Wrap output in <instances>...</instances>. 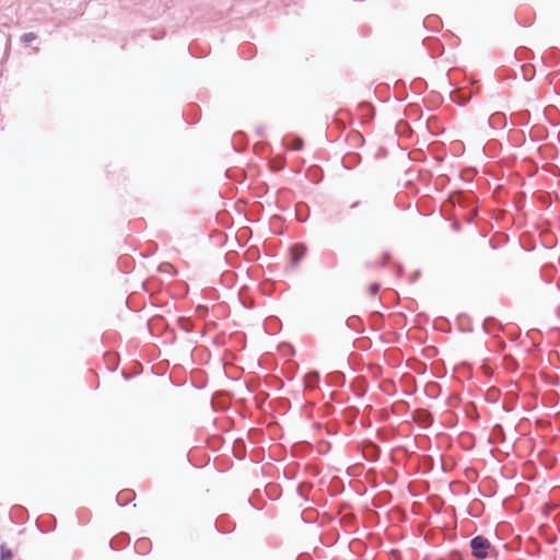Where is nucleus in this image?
Instances as JSON below:
<instances>
[{"instance_id": "nucleus-1", "label": "nucleus", "mask_w": 560, "mask_h": 560, "mask_svg": "<svg viewBox=\"0 0 560 560\" xmlns=\"http://www.w3.org/2000/svg\"><path fill=\"white\" fill-rule=\"evenodd\" d=\"M471 555L477 560H485L492 550L491 542L485 536L478 535L470 539Z\"/></svg>"}, {"instance_id": "nucleus-2", "label": "nucleus", "mask_w": 560, "mask_h": 560, "mask_svg": "<svg viewBox=\"0 0 560 560\" xmlns=\"http://www.w3.org/2000/svg\"><path fill=\"white\" fill-rule=\"evenodd\" d=\"M412 419L418 424H421L423 427H429L433 422V417L431 412L427 409H417L415 410L412 415Z\"/></svg>"}, {"instance_id": "nucleus-3", "label": "nucleus", "mask_w": 560, "mask_h": 560, "mask_svg": "<svg viewBox=\"0 0 560 560\" xmlns=\"http://www.w3.org/2000/svg\"><path fill=\"white\" fill-rule=\"evenodd\" d=\"M306 254V246L303 244H295L291 248V259L294 267L300 262V260Z\"/></svg>"}, {"instance_id": "nucleus-4", "label": "nucleus", "mask_w": 560, "mask_h": 560, "mask_svg": "<svg viewBox=\"0 0 560 560\" xmlns=\"http://www.w3.org/2000/svg\"><path fill=\"white\" fill-rule=\"evenodd\" d=\"M319 382V373L317 371L308 372L304 376V384L306 388L314 389Z\"/></svg>"}, {"instance_id": "nucleus-5", "label": "nucleus", "mask_w": 560, "mask_h": 560, "mask_svg": "<svg viewBox=\"0 0 560 560\" xmlns=\"http://www.w3.org/2000/svg\"><path fill=\"white\" fill-rule=\"evenodd\" d=\"M133 498H135L133 491L124 490V491H120L116 495V502L118 503V505L124 506V505H127Z\"/></svg>"}, {"instance_id": "nucleus-6", "label": "nucleus", "mask_w": 560, "mask_h": 560, "mask_svg": "<svg viewBox=\"0 0 560 560\" xmlns=\"http://www.w3.org/2000/svg\"><path fill=\"white\" fill-rule=\"evenodd\" d=\"M453 199H454V202H457L460 206H466V205H468L471 201V196L466 194V192L458 191L453 197Z\"/></svg>"}, {"instance_id": "nucleus-7", "label": "nucleus", "mask_w": 560, "mask_h": 560, "mask_svg": "<svg viewBox=\"0 0 560 560\" xmlns=\"http://www.w3.org/2000/svg\"><path fill=\"white\" fill-rule=\"evenodd\" d=\"M505 120V117L503 114L501 113H495L493 115H491L488 119V124L491 126V127H497L500 122L504 121Z\"/></svg>"}, {"instance_id": "nucleus-8", "label": "nucleus", "mask_w": 560, "mask_h": 560, "mask_svg": "<svg viewBox=\"0 0 560 560\" xmlns=\"http://www.w3.org/2000/svg\"><path fill=\"white\" fill-rule=\"evenodd\" d=\"M149 545H150V541L148 539H144V538L139 539L135 545V549L139 553H145Z\"/></svg>"}, {"instance_id": "nucleus-9", "label": "nucleus", "mask_w": 560, "mask_h": 560, "mask_svg": "<svg viewBox=\"0 0 560 560\" xmlns=\"http://www.w3.org/2000/svg\"><path fill=\"white\" fill-rule=\"evenodd\" d=\"M285 145L292 150L299 151L303 148V140L301 138H292Z\"/></svg>"}, {"instance_id": "nucleus-10", "label": "nucleus", "mask_w": 560, "mask_h": 560, "mask_svg": "<svg viewBox=\"0 0 560 560\" xmlns=\"http://www.w3.org/2000/svg\"><path fill=\"white\" fill-rule=\"evenodd\" d=\"M498 325V322L492 318V317H489V318H486L482 326H483V329L486 330V332H492L493 328Z\"/></svg>"}, {"instance_id": "nucleus-11", "label": "nucleus", "mask_w": 560, "mask_h": 560, "mask_svg": "<svg viewBox=\"0 0 560 560\" xmlns=\"http://www.w3.org/2000/svg\"><path fill=\"white\" fill-rule=\"evenodd\" d=\"M389 258H390V255L388 253H384L383 259H382L381 262H378V264L366 262L365 267L366 268H374V267H378V266L383 267V266H385L388 262Z\"/></svg>"}, {"instance_id": "nucleus-12", "label": "nucleus", "mask_w": 560, "mask_h": 560, "mask_svg": "<svg viewBox=\"0 0 560 560\" xmlns=\"http://www.w3.org/2000/svg\"><path fill=\"white\" fill-rule=\"evenodd\" d=\"M37 39V34L33 33V32H28V33H24L21 37H20V40L21 43L23 44H28L33 40Z\"/></svg>"}, {"instance_id": "nucleus-13", "label": "nucleus", "mask_w": 560, "mask_h": 560, "mask_svg": "<svg viewBox=\"0 0 560 560\" xmlns=\"http://www.w3.org/2000/svg\"><path fill=\"white\" fill-rule=\"evenodd\" d=\"M1 559L0 560H13V553L10 549L5 547V545H1Z\"/></svg>"}, {"instance_id": "nucleus-14", "label": "nucleus", "mask_w": 560, "mask_h": 560, "mask_svg": "<svg viewBox=\"0 0 560 560\" xmlns=\"http://www.w3.org/2000/svg\"><path fill=\"white\" fill-rule=\"evenodd\" d=\"M452 100L463 106L468 102L469 96L456 93L455 95H452Z\"/></svg>"}, {"instance_id": "nucleus-15", "label": "nucleus", "mask_w": 560, "mask_h": 560, "mask_svg": "<svg viewBox=\"0 0 560 560\" xmlns=\"http://www.w3.org/2000/svg\"><path fill=\"white\" fill-rule=\"evenodd\" d=\"M370 293L372 295H375L380 291V284L378 283H372L369 288Z\"/></svg>"}, {"instance_id": "nucleus-16", "label": "nucleus", "mask_w": 560, "mask_h": 560, "mask_svg": "<svg viewBox=\"0 0 560 560\" xmlns=\"http://www.w3.org/2000/svg\"><path fill=\"white\" fill-rule=\"evenodd\" d=\"M234 452H235V455H236L238 458L244 457V455H245L244 445L242 444V450H241V448H236V445H235V446H234Z\"/></svg>"}, {"instance_id": "nucleus-17", "label": "nucleus", "mask_w": 560, "mask_h": 560, "mask_svg": "<svg viewBox=\"0 0 560 560\" xmlns=\"http://www.w3.org/2000/svg\"><path fill=\"white\" fill-rule=\"evenodd\" d=\"M115 540H116V542L121 544V541L124 542V541L128 540V536L126 534H121Z\"/></svg>"}, {"instance_id": "nucleus-18", "label": "nucleus", "mask_w": 560, "mask_h": 560, "mask_svg": "<svg viewBox=\"0 0 560 560\" xmlns=\"http://www.w3.org/2000/svg\"><path fill=\"white\" fill-rule=\"evenodd\" d=\"M370 447H371L374 452H377V453H378V451H380V450H378V447H377L375 444H373V443H371V444H370Z\"/></svg>"}, {"instance_id": "nucleus-19", "label": "nucleus", "mask_w": 560, "mask_h": 560, "mask_svg": "<svg viewBox=\"0 0 560 560\" xmlns=\"http://www.w3.org/2000/svg\"><path fill=\"white\" fill-rule=\"evenodd\" d=\"M110 547L112 549H118V547L116 546V540H110Z\"/></svg>"}, {"instance_id": "nucleus-20", "label": "nucleus", "mask_w": 560, "mask_h": 560, "mask_svg": "<svg viewBox=\"0 0 560 560\" xmlns=\"http://www.w3.org/2000/svg\"><path fill=\"white\" fill-rule=\"evenodd\" d=\"M359 205H360V201H354L353 203H351L350 208L354 209V208L359 207Z\"/></svg>"}, {"instance_id": "nucleus-21", "label": "nucleus", "mask_w": 560, "mask_h": 560, "mask_svg": "<svg viewBox=\"0 0 560 560\" xmlns=\"http://www.w3.org/2000/svg\"><path fill=\"white\" fill-rule=\"evenodd\" d=\"M495 430L502 431L503 429H502V427H501V425L497 424V425H495Z\"/></svg>"}]
</instances>
